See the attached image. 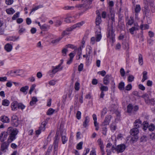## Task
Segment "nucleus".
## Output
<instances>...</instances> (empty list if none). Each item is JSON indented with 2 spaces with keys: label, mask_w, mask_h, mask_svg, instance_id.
<instances>
[{
  "label": "nucleus",
  "mask_w": 155,
  "mask_h": 155,
  "mask_svg": "<svg viewBox=\"0 0 155 155\" xmlns=\"http://www.w3.org/2000/svg\"><path fill=\"white\" fill-rule=\"evenodd\" d=\"M140 28L142 30L146 29L149 28V26L147 24H145L144 25H141L140 26Z\"/></svg>",
  "instance_id": "09e8293b"
},
{
  "label": "nucleus",
  "mask_w": 155,
  "mask_h": 155,
  "mask_svg": "<svg viewBox=\"0 0 155 155\" xmlns=\"http://www.w3.org/2000/svg\"><path fill=\"white\" fill-rule=\"evenodd\" d=\"M7 143L6 142H4L3 143L1 146V150L5 152L6 151V150L8 149L9 145V143Z\"/></svg>",
  "instance_id": "9b49d317"
},
{
  "label": "nucleus",
  "mask_w": 155,
  "mask_h": 155,
  "mask_svg": "<svg viewBox=\"0 0 155 155\" xmlns=\"http://www.w3.org/2000/svg\"><path fill=\"white\" fill-rule=\"evenodd\" d=\"M19 37L16 38L15 36L9 37L6 39V40L8 41H15L16 40L19 39Z\"/></svg>",
  "instance_id": "bb28decb"
},
{
  "label": "nucleus",
  "mask_w": 155,
  "mask_h": 155,
  "mask_svg": "<svg viewBox=\"0 0 155 155\" xmlns=\"http://www.w3.org/2000/svg\"><path fill=\"white\" fill-rule=\"evenodd\" d=\"M20 12H17L15 14L12 18V19L13 20H15L19 16V15Z\"/></svg>",
  "instance_id": "a18cd8bd"
},
{
  "label": "nucleus",
  "mask_w": 155,
  "mask_h": 155,
  "mask_svg": "<svg viewBox=\"0 0 155 155\" xmlns=\"http://www.w3.org/2000/svg\"><path fill=\"white\" fill-rule=\"evenodd\" d=\"M132 88V86L131 84H128L125 87V89L127 91L130 90Z\"/></svg>",
  "instance_id": "69168bd1"
},
{
  "label": "nucleus",
  "mask_w": 155,
  "mask_h": 155,
  "mask_svg": "<svg viewBox=\"0 0 155 155\" xmlns=\"http://www.w3.org/2000/svg\"><path fill=\"white\" fill-rule=\"evenodd\" d=\"M50 26L46 24H44L41 26V29L44 31H47L50 28Z\"/></svg>",
  "instance_id": "cd10ccee"
},
{
  "label": "nucleus",
  "mask_w": 155,
  "mask_h": 155,
  "mask_svg": "<svg viewBox=\"0 0 155 155\" xmlns=\"http://www.w3.org/2000/svg\"><path fill=\"white\" fill-rule=\"evenodd\" d=\"M97 16L96 19L95 23L97 25H99L101 21V17L100 14L98 13H97Z\"/></svg>",
  "instance_id": "f3484780"
},
{
  "label": "nucleus",
  "mask_w": 155,
  "mask_h": 155,
  "mask_svg": "<svg viewBox=\"0 0 155 155\" xmlns=\"http://www.w3.org/2000/svg\"><path fill=\"white\" fill-rule=\"evenodd\" d=\"M116 126L115 123H113L110 125V128L112 131H114L116 129Z\"/></svg>",
  "instance_id": "37998d69"
},
{
  "label": "nucleus",
  "mask_w": 155,
  "mask_h": 155,
  "mask_svg": "<svg viewBox=\"0 0 155 155\" xmlns=\"http://www.w3.org/2000/svg\"><path fill=\"white\" fill-rule=\"evenodd\" d=\"M138 62L140 65H142L143 64L142 55L141 54L139 55Z\"/></svg>",
  "instance_id": "7c9ffc66"
},
{
  "label": "nucleus",
  "mask_w": 155,
  "mask_h": 155,
  "mask_svg": "<svg viewBox=\"0 0 155 155\" xmlns=\"http://www.w3.org/2000/svg\"><path fill=\"white\" fill-rule=\"evenodd\" d=\"M143 129L144 130H146L148 128L149 124L147 122H143Z\"/></svg>",
  "instance_id": "ea45409f"
},
{
  "label": "nucleus",
  "mask_w": 155,
  "mask_h": 155,
  "mask_svg": "<svg viewBox=\"0 0 155 155\" xmlns=\"http://www.w3.org/2000/svg\"><path fill=\"white\" fill-rule=\"evenodd\" d=\"M129 43L128 40L124 41L122 44V47L125 50L128 51L129 49Z\"/></svg>",
  "instance_id": "dca6fc26"
},
{
  "label": "nucleus",
  "mask_w": 155,
  "mask_h": 155,
  "mask_svg": "<svg viewBox=\"0 0 155 155\" xmlns=\"http://www.w3.org/2000/svg\"><path fill=\"white\" fill-rule=\"evenodd\" d=\"M52 69L49 70L48 72V74L50 77L52 78L55 74L59 71L62 70L63 69V67L60 68L57 65L56 66H52Z\"/></svg>",
  "instance_id": "7ed1b4c3"
},
{
  "label": "nucleus",
  "mask_w": 155,
  "mask_h": 155,
  "mask_svg": "<svg viewBox=\"0 0 155 155\" xmlns=\"http://www.w3.org/2000/svg\"><path fill=\"white\" fill-rule=\"evenodd\" d=\"M11 124L15 127H17L19 124V121L18 120L11 121Z\"/></svg>",
  "instance_id": "a878e982"
},
{
  "label": "nucleus",
  "mask_w": 155,
  "mask_h": 155,
  "mask_svg": "<svg viewBox=\"0 0 155 155\" xmlns=\"http://www.w3.org/2000/svg\"><path fill=\"white\" fill-rule=\"evenodd\" d=\"M75 8V7L67 6H64L63 8V9L65 10H73Z\"/></svg>",
  "instance_id": "c756f323"
},
{
  "label": "nucleus",
  "mask_w": 155,
  "mask_h": 155,
  "mask_svg": "<svg viewBox=\"0 0 155 155\" xmlns=\"http://www.w3.org/2000/svg\"><path fill=\"white\" fill-rule=\"evenodd\" d=\"M124 84L123 82L120 83L118 85V88L120 90H123L124 89Z\"/></svg>",
  "instance_id": "79ce46f5"
},
{
  "label": "nucleus",
  "mask_w": 155,
  "mask_h": 155,
  "mask_svg": "<svg viewBox=\"0 0 155 155\" xmlns=\"http://www.w3.org/2000/svg\"><path fill=\"white\" fill-rule=\"evenodd\" d=\"M112 76L111 75L107 74L106 75L103 79V83L104 84L108 85L109 82L110 80L112 78Z\"/></svg>",
  "instance_id": "6e6552de"
},
{
  "label": "nucleus",
  "mask_w": 155,
  "mask_h": 155,
  "mask_svg": "<svg viewBox=\"0 0 155 155\" xmlns=\"http://www.w3.org/2000/svg\"><path fill=\"white\" fill-rule=\"evenodd\" d=\"M134 77L133 75H130L128 77V81L129 82H132L134 81Z\"/></svg>",
  "instance_id": "603ef678"
},
{
  "label": "nucleus",
  "mask_w": 155,
  "mask_h": 155,
  "mask_svg": "<svg viewBox=\"0 0 155 155\" xmlns=\"http://www.w3.org/2000/svg\"><path fill=\"white\" fill-rule=\"evenodd\" d=\"M144 8L145 9L146 11H148L149 10V4L151 9H154V5L153 3V0H144Z\"/></svg>",
  "instance_id": "20e7f679"
},
{
  "label": "nucleus",
  "mask_w": 155,
  "mask_h": 155,
  "mask_svg": "<svg viewBox=\"0 0 155 155\" xmlns=\"http://www.w3.org/2000/svg\"><path fill=\"white\" fill-rule=\"evenodd\" d=\"M35 86L36 85L35 84H32L31 85V87H30V89L29 91V93L30 94H31L32 91L34 90Z\"/></svg>",
  "instance_id": "3c124183"
},
{
  "label": "nucleus",
  "mask_w": 155,
  "mask_h": 155,
  "mask_svg": "<svg viewBox=\"0 0 155 155\" xmlns=\"http://www.w3.org/2000/svg\"><path fill=\"white\" fill-rule=\"evenodd\" d=\"M120 72L121 76L122 77H124V76L125 74V72L124 69L123 68H121L120 69Z\"/></svg>",
  "instance_id": "0e129e2a"
},
{
  "label": "nucleus",
  "mask_w": 155,
  "mask_h": 155,
  "mask_svg": "<svg viewBox=\"0 0 155 155\" xmlns=\"http://www.w3.org/2000/svg\"><path fill=\"white\" fill-rule=\"evenodd\" d=\"M75 17H76L75 16H74L73 17L71 16L67 17L65 18L64 21L67 23L71 22L74 21V20L73 19V18Z\"/></svg>",
  "instance_id": "b1692460"
},
{
  "label": "nucleus",
  "mask_w": 155,
  "mask_h": 155,
  "mask_svg": "<svg viewBox=\"0 0 155 155\" xmlns=\"http://www.w3.org/2000/svg\"><path fill=\"white\" fill-rule=\"evenodd\" d=\"M76 50L78 51V55L79 56L78 59H79L81 58V48H80L78 49H76Z\"/></svg>",
  "instance_id": "864d4df0"
},
{
  "label": "nucleus",
  "mask_w": 155,
  "mask_h": 155,
  "mask_svg": "<svg viewBox=\"0 0 155 155\" xmlns=\"http://www.w3.org/2000/svg\"><path fill=\"white\" fill-rule=\"evenodd\" d=\"M61 136L62 143L64 144L68 141V138L65 135H63L62 134H61Z\"/></svg>",
  "instance_id": "473e14b6"
},
{
  "label": "nucleus",
  "mask_w": 155,
  "mask_h": 155,
  "mask_svg": "<svg viewBox=\"0 0 155 155\" xmlns=\"http://www.w3.org/2000/svg\"><path fill=\"white\" fill-rule=\"evenodd\" d=\"M18 103L16 101L13 102L11 104L12 110L13 111H15L18 109Z\"/></svg>",
  "instance_id": "4468645a"
},
{
  "label": "nucleus",
  "mask_w": 155,
  "mask_h": 155,
  "mask_svg": "<svg viewBox=\"0 0 155 155\" xmlns=\"http://www.w3.org/2000/svg\"><path fill=\"white\" fill-rule=\"evenodd\" d=\"M55 111V110L51 108H49L47 112V114L50 115L52 114Z\"/></svg>",
  "instance_id": "c9c22d12"
},
{
  "label": "nucleus",
  "mask_w": 155,
  "mask_h": 155,
  "mask_svg": "<svg viewBox=\"0 0 155 155\" xmlns=\"http://www.w3.org/2000/svg\"><path fill=\"white\" fill-rule=\"evenodd\" d=\"M18 130L16 128L13 129L11 127H9L7 129V132H2L0 135V141L3 142L5 140L8 136V134L9 136L8 139V142L9 143H11L16 139V136L17 134Z\"/></svg>",
  "instance_id": "f257e3e1"
},
{
  "label": "nucleus",
  "mask_w": 155,
  "mask_h": 155,
  "mask_svg": "<svg viewBox=\"0 0 155 155\" xmlns=\"http://www.w3.org/2000/svg\"><path fill=\"white\" fill-rule=\"evenodd\" d=\"M86 6L87 5L85 4H79L76 5L75 7L81 8H85L86 7Z\"/></svg>",
  "instance_id": "8fccbe9b"
},
{
  "label": "nucleus",
  "mask_w": 155,
  "mask_h": 155,
  "mask_svg": "<svg viewBox=\"0 0 155 155\" xmlns=\"http://www.w3.org/2000/svg\"><path fill=\"white\" fill-rule=\"evenodd\" d=\"M46 125V124L45 122L43 124H41L39 129L41 131H44L45 130V126Z\"/></svg>",
  "instance_id": "a19ab883"
},
{
  "label": "nucleus",
  "mask_w": 155,
  "mask_h": 155,
  "mask_svg": "<svg viewBox=\"0 0 155 155\" xmlns=\"http://www.w3.org/2000/svg\"><path fill=\"white\" fill-rule=\"evenodd\" d=\"M0 120L2 122L4 123H8L10 122V119L8 117L5 115L1 117Z\"/></svg>",
  "instance_id": "2eb2a0df"
},
{
  "label": "nucleus",
  "mask_w": 155,
  "mask_h": 155,
  "mask_svg": "<svg viewBox=\"0 0 155 155\" xmlns=\"http://www.w3.org/2000/svg\"><path fill=\"white\" fill-rule=\"evenodd\" d=\"M138 29V27L137 25H135L133 27L129 29V31L130 32L131 34H133L134 31L137 30Z\"/></svg>",
  "instance_id": "5701e85b"
},
{
  "label": "nucleus",
  "mask_w": 155,
  "mask_h": 155,
  "mask_svg": "<svg viewBox=\"0 0 155 155\" xmlns=\"http://www.w3.org/2000/svg\"><path fill=\"white\" fill-rule=\"evenodd\" d=\"M98 29L95 32L96 37H93L91 39V43L93 45L95 43V42L99 41L102 38V35L101 34V30L100 28L98 27Z\"/></svg>",
  "instance_id": "f03ea898"
},
{
  "label": "nucleus",
  "mask_w": 155,
  "mask_h": 155,
  "mask_svg": "<svg viewBox=\"0 0 155 155\" xmlns=\"http://www.w3.org/2000/svg\"><path fill=\"white\" fill-rule=\"evenodd\" d=\"M97 142L100 148L102 155H104L105 154L104 146L103 141L101 139H99L97 140Z\"/></svg>",
  "instance_id": "423d86ee"
},
{
  "label": "nucleus",
  "mask_w": 155,
  "mask_h": 155,
  "mask_svg": "<svg viewBox=\"0 0 155 155\" xmlns=\"http://www.w3.org/2000/svg\"><path fill=\"white\" fill-rule=\"evenodd\" d=\"M14 2L13 0H5L6 4L8 5H10L12 4Z\"/></svg>",
  "instance_id": "5fc2aeb1"
},
{
  "label": "nucleus",
  "mask_w": 155,
  "mask_h": 155,
  "mask_svg": "<svg viewBox=\"0 0 155 155\" xmlns=\"http://www.w3.org/2000/svg\"><path fill=\"white\" fill-rule=\"evenodd\" d=\"M140 10L141 8L140 5H136L135 9V12L136 13V15H137V13L139 12H140Z\"/></svg>",
  "instance_id": "4c0bfd02"
},
{
  "label": "nucleus",
  "mask_w": 155,
  "mask_h": 155,
  "mask_svg": "<svg viewBox=\"0 0 155 155\" xmlns=\"http://www.w3.org/2000/svg\"><path fill=\"white\" fill-rule=\"evenodd\" d=\"M126 148V146L124 144H121L117 146V152L118 153H122Z\"/></svg>",
  "instance_id": "0eeeda50"
},
{
  "label": "nucleus",
  "mask_w": 155,
  "mask_h": 155,
  "mask_svg": "<svg viewBox=\"0 0 155 155\" xmlns=\"http://www.w3.org/2000/svg\"><path fill=\"white\" fill-rule=\"evenodd\" d=\"M84 23L85 22L84 21H82L74 25H73V27H74V29L77 28H79L82 26Z\"/></svg>",
  "instance_id": "412c9836"
},
{
  "label": "nucleus",
  "mask_w": 155,
  "mask_h": 155,
  "mask_svg": "<svg viewBox=\"0 0 155 155\" xmlns=\"http://www.w3.org/2000/svg\"><path fill=\"white\" fill-rule=\"evenodd\" d=\"M62 38V37H59L56 39L52 40L51 42L52 44H57Z\"/></svg>",
  "instance_id": "2f4dec72"
},
{
  "label": "nucleus",
  "mask_w": 155,
  "mask_h": 155,
  "mask_svg": "<svg viewBox=\"0 0 155 155\" xmlns=\"http://www.w3.org/2000/svg\"><path fill=\"white\" fill-rule=\"evenodd\" d=\"M100 89L101 91H103V92L104 91H107L108 90V88L107 87L103 85H101V86L100 88Z\"/></svg>",
  "instance_id": "72a5a7b5"
},
{
  "label": "nucleus",
  "mask_w": 155,
  "mask_h": 155,
  "mask_svg": "<svg viewBox=\"0 0 155 155\" xmlns=\"http://www.w3.org/2000/svg\"><path fill=\"white\" fill-rule=\"evenodd\" d=\"M25 31L26 29L25 28H22L19 30L18 32L20 35H21L23 33L25 32Z\"/></svg>",
  "instance_id": "6e6d98bb"
},
{
  "label": "nucleus",
  "mask_w": 155,
  "mask_h": 155,
  "mask_svg": "<svg viewBox=\"0 0 155 155\" xmlns=\"http://www.w3.org/2000/svg\"><path fill=\"white\" fill-rule=\"evenodd\" d=\"M25 106L22 103H18V109H21L23 110L25 108Z\"/></svg>",
  "instance_id": "13d9d810"
},
{
  "label": "nucleus",
  "mask_w": 155,
  "mask_h": 155,
  "mask_svg": "<svg viewBox=\"0 0 155 155\" xmlns=\"http://www.w3.org/2000/svg\"><path fill=\"white\" fill-rule=\"evenodd\" d=\"M155 129V126L153 124H150L148 126V129L151 131H152L154 130Z\"/></svg>",
  "instance_id": "c03bdc74"
},
{
  "label": "nucleus",
  "mask_w": 155,
  "mask_h": 155,
  "mask_svg": "<svg viewBox=\"0 0 155 155\" xmlns=\"http://www.w3.org/2000/svg\"><path fill=\"white\" fill-rule=\"evenodd\" d=\"M108 31L107 35V36L108 38L110 39H111L112 42L114 41L115 34L113 30V28L112 27H111L110 28H108Z\"/></svg>",
  "instance_id": "39448f33"
},
{
  "label": "nucleus",
  "mask_w": 155,
  "mask_h": 155,
  "mask_svg": "<svg viewBox=\"0 0 155 155\" xmlns=\"http://www.w3.org/2000/svg\"><path fill=\"white\" fill-rule=\"evenodd\" d=\"M83 64L82 63L78 67V71H81L83 69Z\"/></svg>",
  "instance_id": "e2e57ef3"
},
{
  "label": "nucleus",
  "mask_w": 155,
  "mask_h": 155,
  "mask_svg": "<svg viewBox=\"0 0 155 155\" xmlns=\"http://www.w3.org/2000/svg\"><path fill=\"white\" fill-rule=\"evenodd\" d=\"M141 125L142 121L139 119H137L134 123V126L135 128L138 129Z\"/></svg>",
  "instance_id": "ddd939ff"
},
{
  "label": "nucleus",
  "mask_w": 155,
  "mask_h": 155,
  "mask_svg": "<svg viewBox=\"0 0 155 155\" xmlns=\"http://www.w3.org/2000/svg\"><path fill=\"white\" fill-rule=\"evenodd\" d=\"M81 113L80 111H78L76 114V117L78 119L80 120L81 118Z\"/></svg>",
  "instance_id": "680f3d73"
},
{
  "label": "nucleus",
  "mask_w": 155,
  "mask_h": 155,
  "mask_svg": "<svg viewBox=\"0 0 155 155\" xmlns=\"http://www.w3.org/2000/svg\"><path fill=\"white\" fill-rule=\"evenodd\" d=\"M7 78L5 76L4 77H0V81L5 82L7 81Z\"/></svg>",
  "instance_id": "338daca9"
},
{
  "label": "nucleus",
  "mask_w": 155,
  "mask_h": 155,
  "mask_svg": "<svg viewBox=\"0 0 155 155\" xmlns=\"http://www.w3.org/2000/svg\"><path fill=\"white\" fill-rule=\"evenodd\" d=\"M68 51V50L67 48H63L62 51V53L63 55L64 56H65Z\"/></svg>",
  "instance_id": "bf43d9fd"
},
{
  "label": "nucleus",
  "mask_w": 155,
  "mask_h": 155,
  "mask_svg": "<svg viewBox=\"0 0 155 155\" xmlns=\"http://www.w3.org/2000/svg\"><path fill=\"white\" fill-rule=\"evenodd\" d=\"M5 49L8 52L11 51L12 49V46L9 43L6 44L4 47Z\"/></svg>",
  "instance_id": "aec40b11"
},
{
  "label": "nucleus",
  "mask_w": 155,
  "mask_h": 155,
  "mask_svg": "<svg viewBox=\"0 0 155 155\" xmlns=\"http://www.w3.org/2000/svg\"><path fill=\"white\" fill-rule=\"evenodd\" d=\"M2 104L4 106H8L9 104V102L8 100L5 99L3 100Z\"/></svg>",
  "instance_id": "e433bc0d"
},
{
  "label": "nucleus",
  "mask_w": 155,
  "mask_h": 155,
  "mask_svg": "<svg viewBox=\"0 0 155 155\" xmlns=\"http://www.w3.org/2000/svg\"><path fill=\"white\" fill-rule=\"evenodd\" d=\"M90 121V118L88 116L85 117L83 123V126L85 127H86L88 125Z\"/></svg>",
  "instance_id": "a211bd4d"
},
{
  "label": "nucleus",
  "mask_w": 155,
  "mask_h": 155,
  "mask_svg": "<svg viewBox=\"0 0 155 155\" xmlns=\"http://www.w3.org/2000/svg\"><path fill=\"white\" fill-rule=\"evenodd\" d=\"M111 118V116L110 115L106 117L104 121L102 123V126H105L108 125L110 122Z\"/></svg>",
  "instance_id": "9d476101"
},
{
  "label": "nucleus",
  "mask_w": 155,
  "mask_h": 155,
  "mask_svg": "<svg viewBox=\"0 0 155 155\" xmlns=\"http://www.w3.org/2000/svg\"><path fill=\"white\" fill-rule=\"evenodd\" d=\"M56 81L54 80H52L48 82V84L50 85L53 86L55 84Z\"/></svg>",
  "instance_id": "4d7b16f0"
},
{
  "label": "nucleus",
  "mask_w": 155,
  "mask_h": 155,
  "mask_svg": "<svg viewBox=\"0 0 155 155\" xmlns=\"http://www.w3.org/2000/svg\"><path fill=\"white\" fill-rule=\"evenodd\" d=\"M29 88V87L26 86L21 87L20 89V91L23 93L24 94H26L27 93V91Z\"/></svg>",
  "instance_id": "4be33fe9"
},
{
  "label": "nucleus",
  "mask_w": 155,
  "mask_h": 155,
  "mask_svg": "<svg viewBox=\"0 0 155 155\" xmlns=\"http://www.w3.org/2000/svg\"><path fill=\"white\" fill-rule=\"evenodd\" d=\"M69 34V33L68 31L65 30V31H64L62 33L61 37H62L63 38L64 37L65 35H68Z\"/></svg>",
  "instance_id": "052dcab7"
},
{
  "label": "nucleus",
  "mask_w": 155,
  "mask_h": 155,
  "mask_svg": "<svg viewBox=\"0 0 155 155\" xmlns=\"http://www.w3.org/2000/svg\"><path fill=\"white\" fill-rule=\"evenodd\" d=\"M139 133V130L138 129L134 128L131 130L130 131V134L132 136H135V139H138V137L137 135Z\"/></svg>",
  "instance_id": "1a4fd4ad"
},
{
  "label": "nucleus",
  "mask_w": 155,
  "mask_h": 155,
  "mask_svg": "<svg viewBox=\"0 0 155 155\" xmlns=\"http://www.w3.org/2000/svg\"><path fill=\"white\" fill-rule=\"evenodd\" d=\"M6 12L8 15L13 14L15 12V10L12 8L7 9L6 10Z\"/></svg>",
  "instance_id": "393cba45"
},
{
  "label": "nucleus",
  "mask_w": 155,
  "mask_h": 155,
  "mask_svg": "<svg viewBox=\"0 0 155 155\" xmlns=\"http://www.w3.org/2000/svg\"><path fill=\"white\" fill-rule=\"evenodd\" d=\"M102 133L103 134L106 135L107 131V128L106 127H104L102 128Z\"/></svg>",
  "instance_id": "774afa93"
},
{
  "label": "nucleus",
  "mask_w": 155,
  "mask_h": 155,
  "mask_svg": "<svg viewBox=\"0 0 155 155\" xmlns=\"http://www.w3.org/2000/svg\"><path fill=\"white\" fill-rule=\"evenodd\" d=\"M92 52V48L90 46H88L86 48V52L87 57H89L90 54Z\"/></svg>",
  "instance_id": "6ab92c4d"
},
{
  "label": "nucleus",
  "mask_w": 155,
  "mask_h": 155,
  "mask_svg": "<svg viewBox=\"0 0 155 155\" xmlns=\"http://www.w3.org/2000/svg\"><path fill=\"white\" fill-rule=\"evenodd\" d=\"M143 78L142 80V82H143L145 80L147 79V72L146 71H144L143 73Z\"/></svg>",
  "instance_id": "c85d7f7f"
},
{
  "label": "nucleus",
  "mask_w": 155,
  "mask_h": 155,
  "mask_svg": "<svg viewBox=\"0 0 155 155\" xmlns=\"http://www.w3.org/2000/svg\"><path fill=\"white\" fill-rule=\"evenodd\" d=\"M129 38L125 33L121 34L118 37V39L120 40H124L126 41L128 40Z\"/></svg>",
  "instance_id": "f8f14e48"
},
{
  "label": "nucleus",
  "mask_w": 155,
  "mask_h": 155,
  "mask_svg": "<svg viewBox=\"0 0 155 155\" xmlns=\"http://www.w3.org/2000/svg\"><path fill=\"white\" fill-rule=\"evenodd\" d=\"M134 23L133 18L132 17H130V18L128 20L127 24L129 25H131Z\"/></svg>",
  "instance_id": "f704fd0d"
},
{
  "label": "nucleus",
  "mask_w": 155,
  "mask_h": 155,
  "mask_svg": "<svg viewBox=\"0 0 155 155\" xmlns=\"http://www.w3.org/2000/svg\"><path fill=\"white\" fill-rule=\"evenodd\" d=\"M80 83L78 82H76L75 84L74 88L76 90L78 91L80 89Z\"/></svg>",
  "instance_id": "49530a36"
},
{
  "label": "nucleus",
  "mask_w": 155,
  "mask_h": 155,
  "mask_svg": "<svg viewBox=\"0 0 155 155\" xmlns=\"http://www.w3.org/2000/svg\"><path fill=\"white\" fill-rule=\"evenodd\" d=\"M133 106L132 104H129L127 107V111L128 112L131 113L133 111Z\"/></svg>",
  "instance_id": "58836bf2"
},
{
  "label": "nucleus",
  "mask_w": 155,
  "mask_h": 155,
  "mask_svg": "<svg viewBox=\"0 0 155 155\" xmlns=\"http://www.w3.org/2000/svg\"><path fill=\"white\" fill-rule=\"evenodd\" d=\"M83 143L82 142H81L79 143L77 146V148L78 150H81L82 148V145Z\"/></svg>",
  "instance_id": "de8ad7c7"
}]
</instances>
